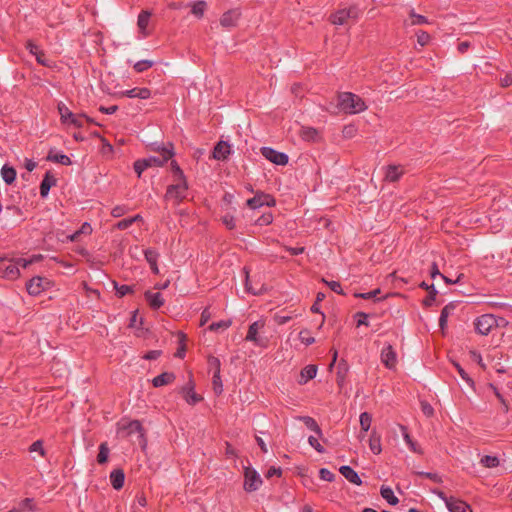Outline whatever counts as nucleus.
Returning <instances> with one entry per match:
<instances>
[{"instance_id":"f257e3e1","label":"nucleus","mask_w":512,"mask_h":512,"mask_svg":"<svg viewBox=\"0 0 512 512\" xmlns=\"http://www.w3.org/2000/svg\"><path fill=\"white\" fill-rule=\"evenodd\" d=\"M125 420L122 419V422L118 423V431L119 432H125V435L123 437L131 436L132 434H137V439L135 442L138 443L142 451H145L147 448V436H146V429L143 427L141 421L135 419V420H129L127 422H124Z\"/></svg>"},{"instance_id":"f03ea898","label":"nucleus","mask_w":512,"mask_h":512,"mask_svg":"<svg viewBox=\"0 0 512 512\" xmlns=\"http://www.w3.org/2000/svg\"><path fill=\"white\" fill-rule=\"evenodd\" d=\"M338 107L346 114H356L367 109L364 100L351 92H343L339 94Z\"/></svg>"},{"instance_id":"7ed1b4c3","label":"nucleus","mask_w":512,"mask_h":512,"mask_svg":"<svg viewBox=\"0 0 512 512\" xmlns=\"http://www.w3.org/2000/svg\"><path fill=\"white\" fill-rule=\"evenodd\" d=\"M142 143L145 145V148L151 152L169 151L170 149L168 144L165 145L164 142L160 140V131L158 129L145 131L142 134Z\"/></svg>"},{"instance_id":"20e7f679","label":"nucleus","mask_w":512,"mask_h":512,"mask_svg":"<svg viewBox=\"0 0 512 512\" xmlns=\"http://www.w3.org/2000/svg\"><path fill=\"white\" fill-rule=\"evenodd\" d=\"M431 492L445 502L446 507L450 512H467L468 510L473 512L470 504L464 500L454 496L447 497V495L438 488L432 489Z\"/></svg>"},{"instance_id":"39448f33","label":"nucleus","mask_w":512,"mask_h":512,"mask_svg":"<svg viewBox=\"0 0 512 512\" xmlns=\"http://www.w3.org/2000/svg\"><path fill=\"white\" fill-rule=\"evenodd\" d=\"M360 14V9L357 5H351L347 8L339 9L332 13L329 20L334 25H343L348 22L349 19H357Z\"/></svg>"},{"instance_id":"423d86ee","label":"nucleus","mask_w":512,"mask_h":512,"mask_svg":"<svg viewBox=\"0 0 512 512\" xmlns=\"http://www.w3.org/2000/svg\"><path fill=\"white\" fill-rule=\"evenodd\" d=\"M53 282L46 277L34 276L26 283V290L31 296H38L41 292L50 289Z\"/></svg>"},{"instance_id":"0eeeda50","label":"nucleus","mask_w":512,"mask_h":512,"mask_svg":"<svg viewBox=\"0 0 512 512\" xmlns=\"http://www.w3.org/2000/svg\"><path fill=\"white\" fill-rule=\"evenodd\" d=\"M246 205L253 210L262 206L274 207L276 205V199L273 195L258 190L255 192L254 197L246 201Z\"/></svg>"},{"instance_id":"6e6552de","label":"nucleus","mask_w":512,"mask_h":512,"mask_svg":"<svg viewBox=\"0 0 512 512\" xmlns=\"http://www.w3.org/2000/svg\"><path fill=\"white\" fill-rule=\"evenodd\" d=\"M263 480L260 474L252 467H244V485L246 492L251 493L259 489Z\"/></svg>"},{"instance_id":"1a4fd4ad","label":"nucleus","mask_w":512,"mask_h":512,"mask_svg":"<svg viewBox=\"0 0 512 512\" xmlns=\"http://www.w3.org/2000/svg\"><path fill=\"white\" fill-rule=\"evenodd\" d=\"M179 394L185 399L189 405H196L203 401V397L195 392V382L192 373L189 374L188 382L179 390Z\"/></svg>"},{"instance_id":"9d476101","label":"nucleus","mask_w":512,"mask_h":512,"mask_svg":"<svg viewBox=\"0 0 512 512\" xmlns=\"http://www.w3.org/2000/svg\"><path fill=\"white\" fill-rule=\"evenodd\" d=\"M475 330L481 335H488L491 329L498 326L497 319L491 314H484L476 318L474 322Z\"/></svg>"},{"instance_id":"9b49d317","label":"nucleus","mask_w":512,"mask_h":512,"mask_svg":"<svg viewBox=\"0 0 512 512\" xmlns=\"http://www.w3.org/2000/svg\"><path fill=\"white\" fill-rule=\"evenodd\" d=\"M168 145L170 146L169 151L158 152L160 154L159 157H157V156H150L148 158H142L143 161L148 163L146 165L147 168H150V167H153V166L163 167L168 162V160H170V159H172L174 157V155H175L174 145H173L172 142H168Z\"/></svg>"},{"instance_id":"f8f14e48","label":"nucleus","mask_w":512,"mask_h":512,"mask_svg":"<svg viewBox=\"0 0 512 512\" xmlns=\"http://www.w3.org/2000/svg\"><path fill=\"white\" fill-rule=\"evenodd\" d=\"M261 154L271 163L279 166H285L288 164L289 157L286 153L277 151L271 147H262L260 149Z\"/></svg>"},{"instance_id":"ddd939ff","label":"nucleus","mask_w":512,"mask_h":512,"mask_svg":"<svg viewBox=\"0 0 512 512\" xmlns=\"http://www.w3.org/2000/svg\"><path fill=\"white\" fill-rule=\"evenodd\" d=\"M58 112L60 114L61 122L63 124H72L77 128L83 127V122L79 119L80 116L71 112L65 104H58Z\"/></svg>"},{"instance_id":"4468645a","label":"nucleus","mask_w":512,"mask_h":512,"mask_svg":"<svg viewBox=\"0 0 512 512\" xmlns=\"http://www.w3.org/2000/svg\"><path fill=\"white\" fill-rule=\"evenodd\" d=\"M262 327H264V323L263 322H261V321L253 322L249 326V328H248V332H247V335L245 337V340L253 342L257 346L265 347L267 342H268V340L267 339H263V338L259 337V335H258V331Z\"/></svg>"},{"instance_id":"2eb2a0df","label":"nucleus","mask_w":512,"mask_h":512,"mask_svg":"<svg viewBox=\"0 0 512 512\" xmlns=\"http://www.w3.org/2000/svg\"><path fill=\"white\" fill-rule=\"evenodd\" d=\"M230 154H231L230 144L227 141L220 140L215 144L210 158H213L218 161H225L228 159Z\"/></svg>"},{"instance_id":"dca6fc26","label":"nucleus","mask_w":512,"mask_h":512,"mask_svg":"<svg viewBox=\"0 0 512 512\" xmlns=\"http://www.w3.org/2000/svg\"><path fill=\"white\" fill-rule=\"evenodd\" d=\"M241 17V11L238 8L230 9L224 12L220 18V24L225 28L236 27Z\"/></svg>"},{"instance_id":"f3484780","label":"nucleus","mask_w":512,"mask_h":512,"mask_svg":"<svg viewBox=\"0 0 512 512\" xmlns=\"http://www.w3.org/2000/svg\"><path fill=\"white\" fill-rule=\"evenodd\" d=\"M381 361L388 369H394L397 363V355L392 345L388 344L381 351Z\"/></svg>"},{"instance_id":"a211bd4d","label":"nucleus","mask_w":512,"mask_h":512,"mask_svg":"<svg viewBox=\"0 0 512 512\" xmlns=\"http://www.w3.org/2000/svg\"><path fill=\"white\" fill-rule=\"evenodd\" d=\"M114 96L148 99L151 97V90L146 87H142V88L134 87L130 90H126V91H122L117 94H114Z\"/></svg>"},{"instance_id":"6ab92c4d","label":"nucleus","mask_w":512,"mask_h":512,"mask_svg":"<svg viewBox=\"0 0 512 512\" xmlns=\"http://www.w3.org/2000/svg\"><path fill=\"white\" fill-rule=\"evenodd\" d=\"M26 49L36 57V61L38 64L44 67H51L48 60L46 59V55L43 50H41L37 44H35L32 40H28L25 45Z\"/></svg>"},{"instance_id":"aec40b11","label":"nucleus","mask_w":512,"mask_h":512,"mask_svg":"<svg viewBox=\"0 0 512 512\" xmlns=\"http://www.w3.org/2000/svg\"><path fill=\"white\" fill-rule=\"evenodd\" d=\"M57 179L54 177L51 171H47L39 186V192L41 198H46L49 194L51 187L56 186Z\"/></svg>"},{"instance_id":"412c9836","label":"nucleus","mask_w":512,"mask_h":512,"mask_svg":"<svg viewBox=\"0 0 512 512\" xmlns=\"http://www.w3.org/2000/svg\"><path fill=\"white\" fill-rule=\"evenodd\" d=\"M419 287L423 290L428 291L427 296L422 301L423 307H425V308L431 307L433 305V303L435 302L436 297L438 295L437 289L435 288L434 284H428L425 281H422L419 284Z\"/></svg>"},{"instance_id":"4be33fe9","label":"nucleus","mask_w":512,"mask_h":512,"mask_svg":"<svg viewBox=\"0 0 512 512\" xmlns=\"http://www.w3.org/2000/svg\"><path fill=\"white\" fill-rule=\"evenodd\" d=\"M183 191V182L171 184L167 187L164 197L166 200L174 198L179 204L186 198V196L182 194Z\"/></svg>"},{"instance_id":"5701e85b","label":"nucleus","mask_w":512,"mask_h":512,"mask_svg":"<svg viewBox=\"0 0 512 512\" xmlns=\"http://www.w3.org/2000/svg\"><path fill=\"white\" fill-rule=\"evenodd\" d=\"M145 300L152 310H158L164 305V298L160 292H151L147 290L144 293Z\"/></svg>"},{"instance_id":"b1692460","label":"nucleus","mask_w":512,"mask_h":512,"mask_svg":"<svg viewBox=\"0 0 512 512\" xmlns=\"http://www.w3.org/2000/svg\"><path fill=\"white\" fill-rule=\"evenodd\" d=\"M349 372V364L345 359H341L337 365L336 383L342 389L346 382V377Z\"/></svg>"},{"instance_id":"393cba45","label":"nucleus","mask_w":512,"mask_h":512,"mask_svg":"<svg viewBox=\"0 0 512 512\" xmlns=\"http://www.w3.org/2000/svg\"><path fill=\"white\" fill-rule=\"evenodd\" d=\"M110 483L113 489L119 491L125 483V473L122 468H116L110 473Z\"/></svg>"},{"instance_id":"a878e982","label":"nucleus","mask_w":512,"mask_h":512,"mask_svg":"<svg viewBox=\"0 0 512 512\" xmlns=\"http://www.w3.org/2000/svg\"><path fill=\"white\" fill-rule=\"evenodd\" d=\"M339 472L345 479H347L350 483L360 486L362 485V480L358 473L350 466L343 465L339 468Z\"/></svg>"},{"instance_id":"bb28decb","label":"nucleus","mask_w":512,"mask_h":512,"mask_svg":"<svg viewBox=\"0 0 512 512\" xmlns=\"http://www.w3.org/2000/svg\"><path fill=\"white\" fill-rule=\"evenodd\" d=\"M318 367L315 364H309L301 369L300 371V379L298 383L300 385L306 384L308 381L314 379L317 374Z\"/></svg>"},{"instance_id":"cd10ccee","label":"nucleus","mask_w":512,"mask_h":512,"mask_svg":"<svg viewBox=\"0 0 512 512\" xmlns=\"http://www.w3.org/2000/svg\"><path fill=\"white\" fill-rule=\"evenodd\" d=\"M144 256H145L146 261L150 265V269H151L152 273L155 275H158L159 268H158L157 261L159 258V253L153 248H147L144 250Z\"/></svg>"},{"instance_id":"c85d7f7f","label":"nucleus","mask_w":512,"mask_h":512,"mask_svg":"<svg viewBox=\"0 0 512 512\" xmlns=\"http://www.w3.org/2000/svg\"><path fill=\"white\" fill-rule=\"evenodd\" d=\"M176 375L173 372H163L152 379V385L155 388L171 384L175 381Z\"/></svg>"},{"instance_id":"c756f323","label":"nucleus","mask_w":512,"mask_h":512,"mask_svg":"<svg viewBox=\"0 0 512 512\" xmlns=\"http://www.w3.org/2000/svg\"><path fill=\"white\" fill-rule=\"evenodd\" d=\"M47 161L58 163L64 166H70L72 161L69 156L63 153H55L54 149L51 148L46 156Z\"/></svg>"},{"instance_id":"7c9ffc66","label":"nucleus","mask_w":512,"mask_h":512,"mask_svg":"<svg viewBox=\"0 0 512 512\" xmlns=\"http://www.w3.org/2000/svg\"><path fill=\"white\" fill-rule=\"evenodd\" d=\"M170 169H171V172L173 174V176L179 181V182H183V190H188V182H187V178L183 172V170L181 169V167L179 166V164L177 163V161L175 160H171V163H170Z\"/></svg>"},{"instance_id":"2f4dec72","label":"nucleus","mask_w":512,"mask_h":512,"mask_svg":"<svg viewBox=\"0 0 512 512\" xmlns=\"http://www.w3.org/2000/svg\"><path fill=\"white\" fill-rule=\"evenodd\" d=\"M300 136L304 141L308 142H318L321 137L319 131L313 127H302L300 131Z\"/></svg>"},{"instance_id":"473e14b6","label":"nucleus","mask_w":512,"mask_h":512,"mask_svg":"<svg viewBox=\"0 0 512 512\" xmlns=\"http://www.w3.org/2000/svg\"><path fill=\"white\" fill-rule=\"evenodd\" d=\"M456 308L455 302H450L441 310L439 317V327L442 332L447 328L448 317L450 313Z\"/></svg>"},{"instance_id":"72a5a7b5","label":"nucleus","mask_w":512,"mask_h":512,"mask_svg":"<svg viewBox=\"0 0 512 512\" xmlns=\"http://www.w3.org/2000/svg\"><path fill=\"white\" fill-rule=\"evenodd\" d=\"M379 294H381V289L376 288L370 292H365V293L356 292V293H354V297L364 299V300L373 299L374 302H379V301L387 299L388 297L393 295V294H387L384 297L379 298V297H377Z\"/></svg>"},{"instance_id":"f704fd0d","label":"nucleus","mask_w":512,"mask_h":512,"mask_svg":"<svg viewBox=\"0 0 512 512\" xmlns=\"http://www.w3.org/2000/svg\"><path fill=\"white\" fill-rule=\"evenodd\" d=\"M403 174L401 166L388 165L385 173V180L388 182H397Z\"/></svg>"},{"instance_id":"c9c22d12","label":"nucleus","mask_w":512,"mask_h":512,"mask_svg":"<svg viewBox=\"0 0 512 512\" xmlns=\"http://www.w3.org/2000/svg\"><path fill=\"white\" fill-rule=\"evenodd\" d=\"M20 276L19 268L14 264H9L5 267L0 266V277L10 280L17 279Z\"/></svg>"},{"instance_id":"e433bc0d","label":"nucleus","mask_w":512,"mask_h":512,"mask_svg":"<svg viewBox=\"0 0 512 512\" xmlns=\"http://www.w3.org/2000/svg\"><path fill=\"white\" fill-rule=\"evenodd\" d=\"M1 176L7 185H12L16 180V169L13 166L5 164L1 168Z\"/></svg>"},{"instance_id":"4c0bfd02","label":"nucleus","mask_w":512,"mask_h":512,"mask_svg":"<svg viewBox=\"0 0 512 512\" xmlns=\"http://www.w3.org/2000/svg\"><path fill=\"white\" fill-rule=\"evenodd\" d=\"M177 335H178V344L179 345L174 354V357L183 359L185 357L186 351H187V345H186L187 335L182 331H178Z\"/></svg>"},{"instance_id":"58836bf2","label":"nucleus","mask_w":512,"mask_h":512,"mask_svg":"<svg viewBox=\"0 0 512 512\" xmlns=\"http://www.w3.org/2000/svg\"><path fill=\"white\" fill-rule=\"evenodd\" d=\"M380 495L391 506H395L399 503V499L394 495L393 490L389 486L382 485L380 488Z\"/></svg>"},{"instance_id":"ea45409f","label":"nucleus","mask_w":512,"mask_h":512,"mask_svg":"<svg viewBox=\"0 0 512 512\" xmlns=\"http://www.w3.org/2000/svg\"><path fill=\"white\" fill-rule=\"evenodd\" d=\"M369 447L370 450L378 455L382 451L381 447V435L378 434L375 430L372 431L370 438H369Z\"/></svg>"},{"instance_id":"a19ab883","label":"nucleus","mask_w":512,"mask_h":512,"mask_svg":"<svg viewBox=\"0 0 512 512\" xmlns=\"http://www.w3.org/2000/svg\"><path fill=\"white\" fill-rule=\"evenodd\" d=\"M150 17H151V12H149L147 10L141 11L140 14L138 15L137 25H138L139 31L144 35H147L146 28L149 23Z\"/></svg>"},{"instance_id":"79ce46f5","label":"nucleus","mask_w":512,"mask_h":512,"mask_svg":"<svg viewBox=\"0 0 512 512\" xmlns=\"http://www.w3.org/2000/svg\"><path fill=\"white\" fill-rule=\"evenodd\" d=\"M191 6V13L198 19L203 18L204 13L207 9V3L204 0H199L193 3Z\"/></svg>"},{"instance_id":"37998d69","label":"nucleus","mask_w":512,"mask_h":512,"mask_svg":"<svg viewBox=\"0 0 512 512\" xmlns=\"http://www.w3.org/2000/svg\"><path fill=\"white\" fill-rule=\"evenodd\" d=\"M110 449L107 442H103L99 445V452L97 455V463L104 465L108 462Z\"/></svg>"},{"instance_id":"c03bdc74","label":"nucleus","mask_w":512,"mask_h":512,"mask_svg":"<svg viewBox=\"0 0 512 512\" xmlns=\"http://www.w3.org/2000/svg\"><path fill=\"white\" fill-rule=\"evenodd\" d=\"M401 429L403 431L404 439H405L407 445L409 446V448L415 453L423 454V450L420 448V446L417 444V442L414 441L412 439V437L409 435V433L407 432V428L405 426H401Z\"/></svg>"},{"instance_id":"a18cd8bd","label":"nucleus","mask_w":512,"mask_h":512,"mask_svg":"<svg viewBox=\"0 0 512 512\" xmlns=\"http://www.w3.org/2000/svg\"><path fill=\"white\" fill-rule=\"evenodd\" d=\"M359 420H360V427H361L360 437L362 438L363 437L362 433H366L370 429L371 422H372V415L368 412H362L360 414Z\"/></svg>"},{"instance_id":"49530a36","label":"nucleus","mask_w":512,"mask_h":512,"mask_svg":"<svg viewBox=\"0 0 512 512\" xmlns=\"http://www.w3.org/2000/svg\"><path fill=\"white\" fill-rule=\"evenodd\" d=\"M232 325V320H220L218 322H213L209 325L208 330L212 332H218L219 330H225Z\"/></svg>"},{"instance_id":"de8ad7c7","label":"nucleus","mask_w":512,"mask_h":512,"mask_svg":"<svg viewBox=\"0 0 512 512\" xmlns=\"http://www.w3.org/2000/svg\"><path fill=\"white\" fill-rule=\"evenodd\" d=\"M113 284H114V288L116 290V295L119 298H122V297L126 296L127 294L134 293L133 286H130V285H119L116 281H113Z\"/></svg>"},{"instance_id":"09e8293b","label":"nucleus","mask_w":512,"mask_h":512,"mask_svg":"<svg viewBox=\"0 0 512 512\" xmlns=\"http://www.w3.org/2000/svg\"><path fill=\"white\" fill-rule=\"evenodd\" d=\"M249 272H250L249 268L245 266L243 268V273L245 274V291L252 295H260L261 290H256L250 282Z\"/></svg>"},{"instance_id":"8fccbe9b","label":"nucleus","mask_w":512,"mask_h":512,"mask_svg":"<svg viewBox=\"0 0 512 512\" xmlns=\"http://www.w3.org/2000/svg\"><path fill=\"white\" fill-rule=\"evenodd\" d=\"M207 364L209 366V371H213V373H221V362L218 357L209 355L207 357Z\"/></svg>"},{"instance_id":"3c124183","label":"nucleus","mask_w":512,"mask_h":512,"mask_svg":"<svg viewBox=\"0 0 512 512\" xmlns=\"http://www.w3.org/2000/svg\"><path fill=\"white\" fill-rule=\"evenodd\" d=\"M212 388L215 395L219 396L223 392V384L220 373H213L212 377Z\"/></svg>"},{"instance_id":"603ef678","label":"nucleus","mask_w":512,"mask_h":512,"mask_svg":"<svg viewBox=\"0 0 512 512\" xmlns=\"http://www.w3.org/2000/svg\"><path fill=\"white\" fill-rule=\"evenodd\" d=\"M480 463L486 468H494L499 465V459L496 456L485 455L481 458Z\"/></svg>"},{"instance_id":"864d4df0","label":"nucleus","mask_w":512,"mask_h":512,"mask_svg":"<svg viewBox=\"0 0 512 512\" xmlns=\"http://www.w3.org/2000/svg\"><path fill=\"white\" fill-rule=\"evenodd\" d=\"M299 339L306 346H310L315 343V338L310 336V330L307 328H304L299 332Z\"/></svg>"},{"instance_id":"5fc2aeb1","label":"nucleus","mask_w":512,"mask_h":512,"mask_svg":"<svg viewBox=\"0 0 512 512\" xmlns=\"http://www.w3.org/2000/svg\"><path fill=\"white\" fill-rule=\"evenodd\" d=\"M153 65L154 62L152 60H140L134 64L133 68L137 73H142L151 68Z\"/></svg>"},{"instance_id":"6e6d98bb","label":"nucleus","mask_w":512,"mask_h":512,"mask_svg":"<svg viewBox=\"0 0 512 512\" xmlns=\"http://www.w3.org/2000/svg\"><path fill=\"white\" fill-rule=\"evenodd\" d=\"M321 282L326 284L333 292L340 295H345L339 281H328L324 277H322Z\"/></svg>"},{"instance_id":"4d7b16f0","label":"nucleus","mask_w":512,"mask_h":512,"mask_svg":"<svg viewBox=\"0 0 512 512\" xmlns=\"http://www.w3.org/2000/svg\"><path fill=\"white\" fill-rule=\"evenodd\" d=\"M455 368L457 369L459 375L467 382V384L474 389L475 382L474 380L468 375V373L465 371V369L459 364L454 363Z\"/></svg>"},{"instance_id":"13d9d810","label":"nucleus","mask_w":512,"mask_h":512,"mask_svg":"<svg viewBox=\"0 0 512 512\" xmlns=\"http://www.w3.org/2000/svg\"><path fill=\"white\" fill-rule=\"evenodd\" d=\"M415 474L419 477L430 479L431 481L438 484L443 482L442 477L437 473L417 471Z\"/></svg>"},{"instance_id":"bf43d9fd","label":"nucleus","mask_w":512,"mask_h":512,"mask_svg":"<svg viewBox=\"0 0 512 512\" xmlns=\"http://www.w3.org/2000/svg\"><path fill=\"white\" fill-rule=\"evenodd\" d=\"M273 222V214L271 212L264 213L255 220V225L267 226Z\"/></svg>"},{"instance_id":"052dcab7","label":"nucleus","mask_w":512,"mask_h":512,"mask_svg":"<svg viewBox=\"0 0 512 512\" xmlns=\"http://www.w3.org/2000/svg\"><path fill=\"white\" fill-rule=\"evenodd\" d=\"M370 315L368 313H365V312H362V311H359L357 313H355L354 315V318L357 319V323H356V326L357 327H360V326H369V322H368V317Z\"/></svg>"},{"instance_id":"680f3d73","label":"nucleus","mask_w":512,"mask_h":512,"mask_svg":"<svg viewBox=\"0 0 512 512\" xmlns=\"http://www.w3.org/2000/svg\"><path fill=\"white\" fill-rule=\"evenodd\" d=\"M148 163H146L145 161H143V159H137L134 164H133V168H134V171L136 172L137 174V177L140 178L142 173L148 169L147 168V165Z\"/></svg>"},{"instance_id":"e2e57ef3","label":"nucleus","mask_w":512,"mask_h":512,"mask_svg":"<svg viewBox=\"0 0 512 512\" xmlns=\"http://www.w3.org/2000/svg\"><path fill=\"white\" fill-rule=\"evenodd\" d=\"M20 509L28 510V511H36V505L34 504V499L25 498L19 503Z\"/></svg>"},{"instance_id":"0e129e2a","label":"nucleus","mask_w":512,"mask_h":512,"mask_svg":"<svg viewBox=\"0 0 512 512\" xmlns=\"http://www.w3.org/2000/svg\"><path fill=\"white\" fill-rule=\"evenodd\" d=\"M420 406H421V410H422L423 414L426 417L430 418L434 415V408L426 400L420 401Z\"/></svg>"},{"instance_id":"69168bd1","label":"nucleus","mask_w":512,"mask_h":512,"mask_svg":"<svg viewBox=\"0 0 512 512\" xmlns=\"http://www.w3.org/2000/svg\"><path fill=\"white\" fill-rule=\"evenodd\" d=\"M319 478L324 481L333 482L335 479V474L327 468H321L319 470Z\"/></svg>"},{"instance_id":"338daca9","label":"nucleus","mask_w":512,"mask_h":512,"mask_svg":"<svg viewBox=\"0 0 512 512\" xmlns=\"http://www.w3.org/2000/svg\"><path fill=\"white\" fill-rule=\"evenodd\" d=\"M410 17L412 18L413 25H422L428 23V19L420 14H416L414 10H411Z\"/></svg>"},{"instance_id":"774afa93","label":"nucleus","mask_w":512,"mask_h":512,"mask_svg":"<svg viewBox=\"0 0 512 512\" xmlns=\"http://www.w3.org/2000/svg\"><path fill=\"white\" fill-rule=\"evenodd\" d=\"M222 223L226 226L227 229L229 230H233L236 225H235V219H234V216L227 213L226 215H224L222 218Z\"/></svg>"}]
</instances>
